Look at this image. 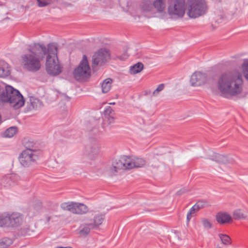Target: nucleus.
<instances>
[{"label":"nucleus","mask_w":248,"mask_h":248,"mask_svg":"<svg viewBox=\"0 0 248 248\" xmlns=\"http://www.w3.org/2000/svg\"><path fill=\"white\" fill-rule=\"evenodd\" d=\"M216 86L223 97L229 98L236 96L243 91L242 75L236 70L226 71L218 77Z\"/></svg>","instance_id":"obj_1"},{"label":"nucleus","mask_w":248,"mask_h":248,"mask_svg":"<svg viewBox=\"0 0 248 248\" xmlns=\"http://www.w3.org/2000/svg\"><path fill=\"white\" fill-rule=\"evenodd\" d=\"M146 163V161L136 156H122L119 159H115L110 165L107 166V171L111 175H115L120 170H130L135 168H141Z\"/></svg>","instance_id":"obj_2"},{"label":"nucleus","mask_w":248,"mask_h":248,"mask_svg":"<svg viewBox=\"0 0 248 248\" xmlns=\"http://www.w3.org/2000/svg\"><path fill=\"white\" fill-rule=\"evenodd\" d=\"M42 48L35 44L29 46L28 49L29 53L22 57V63L25 69L31 72H36L40 69V62L44 59V56L39 51Z\"/></svg>","instance_id":"obj_3"},{"label":"nucleus","mask_w":248,"mask_h":248,"mask_svg":"<svg viewBox=\"0 0 248 248\" xmlns=\"http://www.w3.org/2000/svg\"><path fill=\"white\" fill-rule=\"evenodd\" d=\"M105 218V215L104 214L94 211L90 212L80 225L78 234L83 237L87 236L91 230L98 228L102 224Z\"/></svg>","instance_id":"obj_4"},{"label":"nucleus","mask_w":248,"mask_h":248,"mask_svg":"<svg viewBox=\"0 0 248 248\" xmlns=\"http://www.w3.org/2000/svg\"><path fill=\"white\" fill-rule=\"evenodd\" d=\"M186 8L185 0H169L168 14L171 19H181L185 14Z\"/></svg>","instance_id":"obj_5"},{"label":"nucleus","mask_w":248,"mask_h":248,"mask_svg":"<svg viewBox=\"0 0 248 248\" xmlns=\"http://www.w3.org/2000/svg\"><path fill=\"white\" fill-rule=\"evenodd\" d=\"M207 10L205 0H187V15L190 18H196L204 15Z\"/></svg>","instance_id":"obj_6"},{"label":"nucleus","mask_w":248,"mask_h":248,"mask_svg":"<svg viewBox=\"0 0 248 248\" xmlns=\"http://www.w3.org/2000/svg\"><path fill=\"white\" fill-rule=\"evenodd\" d=\"M7 90L8 92L6 93L7 94L4 103H9L15 109L23 107L25 104V100L19 91L11 86H8Z\"/></svg>","instance_id":"obj_7"},{"label":"nucleus","mask_w":248,"mask_h":248,"mask_svg":"<svg viewBox=\"0 0 248 248\" xmlns=\"http://www.w3.org/2000/svg\"><path fill=\"white\" fill-rule=\"evenodd\" d=\"M91 75V69L89 66L87 58L83 55L81 61L73 71V76L78 81H85Z\"/></svg>","instance_id":"obj_8"},{"label":"nucleus","mask_w":248,"mask_h":248,"mask_svg":"<svg viewBox=\"0 0 248 248\" xmlns=\"http://www.w3.org/2000/svg\"><path fill=\"white\" fill-rule=\"evenodd\" d=\"M61 208L76 215H84L89 212V208L85 204L72 202L62 203Z\"/></svg>","instance_id":"obj_9"},{"label":"nucleus","mask_w":248,"mask_h":248,"mask_svg":"<svg viewBox=\"0 0 248 248\" xmlns=\"http://www.w3.org/2000/svg\"><path fill=\"white\" fill-rule=\"evenodd\" d=\"M62 67L60 64L58 57L46 58V72L50 76H56L62 72Z\"/></svg>","instance_id":"obj_10"},{"label":"nucleus","mask_w":248,"mask_h":248,"mask_svg":"<svg viewBox=\"0 0 248 248\" xmlns=\"http://www.w3.org/2000/svg\"><path fill=\"white\" fill-rule=\"evenodd\" d=\"M37 151L36 150H25L19 156V160L24 167H29L38 158Z\"/></svg>","instance_id":"obj_11"},{"label":"nucleus","mask_w":248,"mask_h":248,"mask_svg":"<svg viewBox=\"0 0 248 248\" xmlns=\"http://www.w3.org/2000/svg\"><path fill=\"white\" fill-rule=\"evenodd\" d=\"M109 57L108 51L105 49H100L93 56V68H94L97 65H104L109 59Z\"/></svg>","instance_id":"obj_12"},{"label":"nucleus","mask_w":248,"mask_h":248,"mask_svg":"<svg viewBox=\"0 0 248 248\" xmlns=\"http://www.w3.org/2000/svg\"><path fill=\"white\" fill-rule=\"evenodd\" d=\"M38 45L42 47V49H39L42 55L44 56V59L45 56L46 55V58L48 57L50 58H54L57 57L58 47L57 44L54 43H50L47 45V47L43 44H35Z\"/></svg>","instance_id":"obj_13"},{"label":"nucleus","mask_w":248,"mask_h":248,"mask_svg":"<svg viewBox=\"0 0 248 248\" xmlns=\"http://www.w3.org/2000/svg\"><path fill=\"white\" fill-rule=\"evenodd\" d=\"M207 81L206 74L199 71H196L192 74L190 79V85L192 87L202 86L206 84Z\"/></svg>","instance_id":"obj_14"},{"label":"nucleus","mask_w":248,"mask_h":248,"mask_svg":"<svg viewBox=\"0 0 248 248\" xmlns=\"http://www.w3.org/2000/svg\"><path fill=\"white\" fill-rule=\"evenodd\" d=\"M9 227H15L20 225L22 222V216L18 213H8Z\"/></svg>","instance_id":"obj_15"},{"label":"nucleus","mask_w":248,"mask_h":248,"mask_svg":"<svg viewBox=\"0 0 248 248\" xmlns=\"http://www.w3.org/2000/svg\"><path fill=\"white\" fill-rule=\"evenodd\" d=\"M99 147L96 142L89 143L86 146V153L91 159L95 158L98 155Z\"/></svg>","instance_id":"obj_16"},{"label":"nucleus","mask_w":248,"mask_h":248,"mask_svg":"<svg viewBox=\"0 0 248 248\" xmlns=\"http://www.w3.org/2000/svg\"><path fill=\"white\" fill-rule=\"evenodd\" d=\"M216 219L218 223L222 225L228 224L232 221L231 216L226 212H220L216 215Z\"/></svg>","instance_id":"obj_17"},{"label":"nucleus","mask_w":248,"mask_h":248,"mask_svg":"<svg viewBox=\"0 0 248 248\" xmlns=\"http://www.w3.org/2000/svg\"><path fill=\"white\" fill-rule=\"evenodd\" d=\"M211 159L224 164H233L235 163V161L233 158L220 154L216 155Z\"/></svg>","instance_id":"obj_18"},{"label":"nucleus","mask_w":248,"mask_h":248,"mask_svg":"<svg viewBox=\"0 0 248 248\" xmlns=\"http://www.w3.org/2000/svg\"><path fill=\"white\" fill-rule=\"evenodd\" d=\"M43 105L41 101L33 96H30L29 101L27 102L28 108L30 110L39 109L43 107Z\"/></svg>","instance_id":"obj_19"},{"label":"nucleus","mask_w":248,"mask_h":248,"mask_svg":"<svg viewBox=\"0 0 248 248\" xmlns=\"http://www.w3.org/2000/svg\"><path fill=\"white\" fill-rule=\"evenodd\" d=\"M14 184L13 177L8 175L3 177L0 181V185L4 188H8Z\"/></svg>","instance_id":"obj_20"},{"label":"nucleus","mask_w":248,"mask_h":248,"mask_svg":"<svg viewBox=\"0 0 248 248\" xmlns=\"http://www.w3.org/2000/svg\"><path fill=\"white\" fill-rule=\"evenodd\" d=\"M10 74L9 64L5 62H0V78L8 77Z\"/></svg>","instance_id":"obj_21"},{"label":"nucleus","mask_w":248,"mask_h":248,"mask_svg":"<svg viewBox=\"0 0 248 248\" xmlns=\"http://www.w3.org/2000/svg\"><path fill=\"white\" fill-rule=\"evenodd\" d=\"M154 9H155L157 12L161 14L165 15V9L166 4L165 0H155L153 3Z\"/></svg>","instance_id":"obj_22"},{"label":"nucleus","mask_w":248,"mask_h":248,"mask_svg":"<svg viewBox=\"0 0 248 248\" xmlns=\"http://www.w3.org/2000/svg\"><path fill=\"white\" fill-rule=\"evenodd\" d=\"M112 79L110 78L105 79L101 84L102 91L103 93H108L111 88Z\"/></svg>","instance_id":"obj_23"},{"label":"nucleus","mask_w":248,"mask_h":248,"mask_svg":"<svg viewBox=\"0 0 248 248\" xmlns=\"http://www.w3.org/2000/svg\"><path fill=\"white\" fill-rule=\"evenodd\" d=\"M143 64L139 62L131 66L129 69V73L131 75H135L140 72L143 69Z\"/></svg>","instance_id":"obj_24"},{"label":"nucleus","mask_w":248,"mask_h":248,"mask_svg":"<svg viewBox=\"0 0 248 248\" xmlns=\"http://www.w3.org/2000/svg\"><path fill=\"white\" fill-rule=\"evenodd\" d=\"M141 9L144 12L154 13V9L153 5L149 1H146L143 3Z\"/></svg>","instance_id":"obj_25"},{"label":"nucleus","mask_w":248,"mask_h":248,"mask_svg":"<svg viewBox=\"0 0 248 248\" xmlns=\"http://www.w3.org/2000/svg\"><path fill=\"white\" fill-rule=\"evenodd\" d=\"M8 213L0 215V227H9Z\"/></svg>","instance_id":"obj_26"},{"label":"nucleus","mask_w":248,"mask_h":248,"mask_svg":"<svg viewBox=\"0 0 248 248\" xmlns=\"http://www.w3.org/2000/svg\"><path fill=\"white\" fill-rule=\"evenodd\" d=\"M232 216L234 219L237 220L244 219L246 217L243 211L240 209L235 210L232 213Z\"/></svg>","instance_id":"obj_27"},{"label":"nucleus","mask_w":248,"mask_h":248,"mask_svg":"<svg viewBox=\"0 0 248 248\" xmlns=\"http://www.w3.org/2000/svg\"><path fill=\"white\" fill-rule=\"evenodd\" d=\"M8 86H3L0 85V103H5L6 97V92H8Z\"/></svg>","instance_id":"obj_28"},{"label":"nucleus","mask_w":248,"mask_h":248,"mask_svg":"<svg viewBox=\"0 0 248 248\" xmlns=\"http://www.w3.org/2000/svg\"><path fill=\"white\" fill-rule=\"evenodd\" d=\"M17 132V127L12 126L8 128L4 133V137L11 138L13 137Z\"/></svg>","instance_id":"obj_29"},{"label":"nucleus","mask_w":248,"mask_h":248,"mask_svg":"<svg viewBox=\"0 0 248 248\" xmlns=\"http://www.w3.org/2000/svg\"><path fill=\"white\" fill-rule=\"evenodd\" d=\"M13 243L12 239L4 237L0 240V248H6Z\"/></svg>","instance_id":"obj_30"},{"label":"nucleus","mask_w":248,"mask_h":248,"mask_svg":"<svg viewBox=\"0 0 248 248\" xmlns=\"http://www.w3.org/2000/svg\"><path fill=\"white\" fill-rule=\"evenodd\" d=\"M218 236L222 244L225 245H229L231 244V238L226 234H219Z\"/></svg>","instance_id":"obj_31"},{"label":"nucleus","mask_w":248,"mask_h":248,"mask_svg":"<svg viewBox=\"0 0 248 248\" xmlns=\"http://www.w3.org/2000/svg\"><path fill=\"white\" fill-rule=\"evenodd\" d=\"M201 223L205 229L209 230L212 228V223L209 219L202 218L201 219Z\"/></svg>","instance_id":"obj_32"},{"label":"nucleus","mask_w":248,"mask_h":248,"mask_svg":"<svg viewBox=\"0 0 248 248\" xmlns=\"http://www.w3.org/2000/svg\"><path fill=\"white\" fill-rule=\"evenodd\" d=\"M165 88V84L163 83L159 84L156 89L152 93L151 95V97L157 96L160 93L164 90Z\"/></svg>","instance_id":"obj_33"},{"label":"nucleus","mask_w":248,"mask_h":248,"mask_svg":"<svg viewBox=\"0 0 248 248\" xmlns=\"http://www.w3.org/2000/svg\"><path fill=\"white\" fill-rule=\"evenodd\" d=\"M242 70L244 76L248 80V60L244 61L242 65Z\"/></svg>","instance_id":"obj_34"},{"label":"nucleus","mask_w":248,"mask_h":248,"mask_svg":"<svg viewBox=\"0 0 248 248\" xmlns=\"http://www.w3.org/2000/svg\"><path fill=\"white\" fill-rule=\"evenodd\" d=\"M160 162L158 161L156 156H154V159L152 162L151 167L153 170H157L160 167Z\"/></svg>","instance_id":"obj_35"},{"label":"nucleus","mask_w":248,"mask_h":248,"mask_svg":"<svg viewBox=\"0 0 248 248\" xmlns=\"http://www.w3.org/2000/svg\"><path fill=\"white\" fill-rule=\"evenodd\" d=\"M24 144L26 148L25 150H34L33 149L34 144L32 141H30L29 140L27 141L25 140Z\"/></svg>","instance_id":"obj_36"},{"label":"nucleus","mask_w":248,"mask_h":248,"mask_svg":"<svg viewBox=\"0 0 248 248\" xmlns=\"http://www.w3.org/2000/svg\"><path fill=\"white\" fill-rule=\"evenodd\" d=\"M197 212L193 206H192L190 209L189 210V212L187 213V216H186V220L187 222H189L190 220L191 219L192 216L194 215L195 212Z\"/></svg>","instance_id":"obj_37"},{"label":"nucleus","mask_w":248,"mask_h":248,"mask_svg":"<svg viewBox=\"0 0 248 248\" xmlns=\"http://www.w3.org/2000/svg\"><path fill=\"white\" fill-rule=\"evenodd\" d=\"M39 7H45L51 3L50 0H36Z\"/></svg>","instance_id":"obj_38"},{"label":"nucleus","mask_w":248,"mask_h":248,"mask_svg":"<svg viewBox=\"0 0 248 248\" xmlns=\"http://www.w3.org/2000/svg\"><path fill=\"white\" fill-rule=\"evenodd\" d=\"M205 202L202 201H199L197 202L193 206L196 211H199L200 209L203 208L205 205Z\"/></svg>","instance_id":"obj_39"},{"label":"nucleus","mask_w":248,"mask_h":248,"mask_svg":"<svg viewBox=\"0 0 248 248\" xmlns=\"http://www.w3.org/2000/svg\"><path fill=\"white\" fill-rule=\"evenodd\" d=\"M128 56L129 55L127 53V50H125L123 54L116 56L115 59H119L121 61H124L128 57Z\"/></svg>","instance_id":"obj_40"},{"label":"nucleus","mask_w":248,"mask_h":248,"mask_svg":"<svg viewBox=\"0 0 248 248\" xmlns=\"http://www.w3.org/2000/svg\"><path fill=\"white\" fill-rule=\"evenodd\" d=\"M113 113L114 111L110 107H108L104 111V114L106 117L112 116Z\"/></svg>","instance_id":"obj_41"},{"label":"nucleus","mask_w":248,"mask_h":248,"mask_svg":"<svg viewBox=\"0 0 248 248\" xmlns=\"http://www.w3.org/2000/svg\"><path fill=\"white\" fill-rule=\"evenodd\" d=\"M58 96L61 99L66 101H69L70 100V97L67 96L65 93H60Z\"/></svg>","instance_id":"obj_42"},{"label":"nucleus","mask_w":248,"mask_h":248,"mask_svg":"<svg viewBox=\"0 0 248 248\" xmlns=\"http://www.w3.org/2000/svg\"><path fill=\"white\" fill-rule=\"evenodd\" d=\"M189 191H190V190L186 188H185V187L182 188L177 192L176 195L178 196H180L184 193H187V192H189Z\"/></svg>","instance_id":"obj_43"},{"label":"nucleus","mask_w":248,"mask_h":248,"mask_svg":"<svg viewBox=\"0 0 248 248\" xmlns=\"http://www.w3.org/2000/svg\"><path fill=\"white\" fill-rule=\"evenodd\" d=\"M107 122L108 124H111L114 123L115 118L113 115L106 117Z\"/></svg>","instance_id":"obj_44"},{"label":"nucleus","mask_w":248,"mask_h":248,"mask_svg":"<svg viewBox=\"0 0 248 248\" xmlns=\"http://www.w3.org/2000/svg\"><path fill=\"white\" fill-rule=\"evenodd\" d=\"M56 248H72L71 247H57Z\"/></svg>","instance_id":"obj_45"},{"label":"nucleus","mask_w":248,"mask_h":248,"mask_svg":"<svg viewBox=\"0 0 248 248\" xmlns=\"http://www.w3.org/2000/svg\"><path fill=\"white\" fill-rule=\"evenodd\" d=\"M50 219V217H46V220H47V222H49Z\"/></svg>","instance_id":"obj_46"},{"label":"nucleus","mask_w":248,"mask_h":248,"mask_svg":"<svg viewBox=\"0 0 248 248\" xmlns=\"http://www.w3.org/2000/svg\"><path fill=\"white\" fill-rule=\"evenodd\" d=\"M115 104V102H111V103H109L110 105H114Z\"/></svg>","instance_id":"obj_47"},{"label":"nucleus","mask_w":248,"mask_h":248,"mask_svg":"<svg viewBox=\"0 0 248 248\" xmlns=\"http://www.w3.org/2000/svg\"><path fill=\"white\" fill-rule=\"evenodd\" d=\"M216 248H221V247L219 245H217Z\"/></svg>","instance_id":"obj_48"},{"label":"nucleus","mask_w":248,"mask_h":248,"mask_svg":"<svg viewBox=\"0 0 248 248\" xmlns=\"http://www.w3.org/2000/svg\"><path fill=\"white\" fill-rule=\"evenodd\" d=\"M149 93H150V91H149L148 92H146L145 94H148Z\"/></svg>","instance_id":"obj_49"},{"label":"nucleus","mask_w":248,"mask_h":248,"mask_svg":"<svg viewBox=\"0 0 248 248\" xmlns=\"http://www.w3.org/2000/svg\"><path fill=\"white\" fill-rule=\"evenodd\" d=\"M154 16V17L156 16H155V15H153V16Z\"/></svg>","instance_id":"obj_50"}]
</instances>
